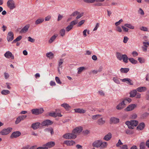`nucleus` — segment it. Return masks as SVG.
Returning a JSON list of instances; mask_svg holds the SVG:
<instances>
[{
    "label": "nucleus",
    "instance_id": "nucleus-28",
    "mask_svg": "<svg viewBox=\"0 0 149 149\" xmlns=\"http://www.w3.org/2000/svg\"><path fill=\"white\" fill-rule=\"evenodd\" d=\"M120 72L123 73H126L129 70V68H122L120 69Z\"/></svg>",
    "mask_w": 149,
    "mask_h": 149
},
{
    "label": "nucleus",
    "instance_id": "nucleus-37",
    "mask_svg": "<svg viewBox=\"0 0 149 149\" xmlns=\"http://www.w3.org/2000/svg\"><path fill=\"white\" fill-rule=\"evenodd\" d=\"M44 20L43 18L38 19L35 22V24H38L42 23Z\"/></svg>",
    "mask_w": 149,
    "mask_h": 149
},
{
    "label": "nucleus",
    "instance_id": "nucleus-16",
    "mask_svg": "<svg viewBox=\"0 0 149 149\" xmlns=\"http://www.w3.org/2000/svg\"><path fill=\"white\" fill-rule=\"evenodd\" d=\"M101 141L97 140L94 141L92 144L93 147L96 148H100Z\"/></svg>",
    "mask_w": 149,
    "mask_h": 149
},
{
    "label": "nucleus",
    "instance_id": "nucleus-36",
    "mask_svg": "<svg viewBox=\"0 0 149 149\" xmlns=\"http://www.w3.org/2000/svg\"><path fill=\"white\" fill-rule=\"evenodd\" d=\"M57 37V36L54 35L52 36L50 40H49V43H52L55 40V39L56 38V37Z\"/></svg>",
    "mask_w": 149,
    "mask_h": 149
},
{
    "label": "nucleus",
    "instance_id": "nucleus-41",
    "mask_svg": "<svg viewBox=\"0 0 149 149\" xmlns=\"http://www.w3.org/2000/svg\"><path fill=\"white\" fill-rule=\"evenodd\" d=\"M22 38V36H19L17 37L16 38L15 40H14L13 41L12 43H15L16 42L20 40Z\"/></svg>",
    "mask_w": 149,
    "mask_h": 149
},
{
    "label": "nucleus",
    "instance_id": "nucleus-26",
    "mask_svg": "<svg viewBox=\"0 0 149 149\" xmlns=\"http://www.w3.org/2000/svg\"><path fill=\"white\" fill-rule=\"evenodd\" d=\"M105 122L104 120H103L102 118L99 119L97 121V123L99 125H102L104 124Z\"/></svg>",
    "mask_w": 149,
    "mask_h": 149
},
{
    "label": "nucleus",
    "instance_id": "nucleus-46",
    "mask_svg": "<svg viewBox=\"0 0 149 149\" xmlns=\"http://www.w3.org/2000/svg\"><path fill=\"white\" fill-rule=\"evenodd\" d=\"M123 100H125V102L127 104V102L130 103L131 102L132 100L131 99L129 98L125 97Z\"/></svg>",
    "mask_w": 149,
    "mask_h": 149
},
{
    "label": "nucleus",
    "instance_id": "nucleus-48",
    "mask_svg": "<svg viewBox=\"0 0 149 149\" xmlns=\"http://www.w3.org/2000/svg\"><path fill=\"white\" fill-rule=\"evenodd\" d=\"M126 133L128 134H131L133 133V132L130 130L127 129L126 130Z\"/></svg>",
    "mask_w": 149,
    "mask_h": 149
},
{
    "label": "nucleus",
    "instance_id": "nucleus-5",
    "mask_svg": "<svg viewBox=\"0 0 149 149\" xmlns=\"http://www.w3.org/2000/svg\"><path fill=\"white\" fill-rule=\"evenodd\" d=\"M55 143L54 141H50L44 145V146L46 148V149H48L49 148L53 147L55 146Z\"/></svg>",
    "mask_w": 149,
    "mask_h": 149
},
{
    "label": "nucleus",
    "instance_id": "nucleus-20",
    "mask_svg": "<svg viewBox=\"0 0 149 149\" xmlns=\"http://www.w3.org/2000/svg\"><path fill=\"white\" fill-rule=\"evenodd\" d=\"M49 115L54 117H56L57 116L61 117L62 116L60 113H56L55 112L50 113L49 114Z\"/></svg>",
    "mask_w": 149,
    "mask_h": 149
},
{
    "label": "nucleus",
    "instance_id": "nucleus-21",
    "mask_svg": "<svg viewBox=\"0 0 149 149\" xmlns=\"http://www.w3.org/2000/svg\"><path fill=\"white\" fill-rule=\"evenodd\" d=\"M145 126V123H140L136 127V129L138 130H142Z\"/></svg>",
    "mask_w": 149,
    "mask_h": 149
},
{
    "label": "nucleus",
    "instance_id": "nucleus-58",
    "mask_svg": "<svg viewBox=\"0 0 149 149\" xmlns=\"http://www.w3.org/2000/svg\"><path fill=\"white\" fill-rule=\"evenodd\" d=\"M78 15L77 16L76 18V19H78L80 18L83 15V13H82L80 14H78Z\"/></svg>",
    "mask_w": 149,
    "mask_h": 149
},
{
    "label": "nucleus",
    "instance_id": "nucleus-15",
    "mask_svg": "<svg viewBox=\"0 0 149 149\" xmlns=\"http://www.w3.org/2000/svg\"><path fill=\"white\" fill-rule=\"evenodd\" d=\"M4 56L7 58H11L12 59L14 58V56L12 53L9 51H7L4 54Z\"/></svg>",
    "mask_w": 149,
    "mask_h": 149
},
{
    "label": "nucleus",
    "instance_id": "nucleus-31",
    "mask_svg": "<svg viewBox=\"0 0 149 149\" xmlns=\"http://www.w3.org/2000/svg\"><path fill=\"white\" fill-rule=\"evenodd\" d=\"M145 143L143 142L140 143L139 145V149H145L146 148V146H145Z\"/></svg>",
    "mask_w": 149,
    "mask_h": 149
},
{
    "label": "nucleus",
    "instance_id": "nucleus-14",
    "mask_svg": "<svg viewBox=\"0 0 149 149\" xmlns=\"http://www.w3.org/2000/svg\"><path fill=\"white\" fill-rule=\"evenodd\" d=\"M122 81L123 82H125L130 85H133V81L129 78H124L122 79Z\"/></svg>",
    "mask_w": 149,
    "mask_h": 149
},
{
    "label": "nucleus",
    "instance_id": "nucleus-9",
    "mask_svg": "<svg viewBox=\"0 0 149 149\" xmlns=\"http://www.w3.org/2000/svg\"><path fill=\"white\" fill-rule=\"evenodd\" d=\"M27 117L26 115H23L19 116L17 118L15 123L16 124L19 123L21 120H23Z\"/></svg>",
    "mask_w": 149,
    "mask_h": 149
},
{
    "label": "nucleus",
    "instance_id": "nucleus-34",
    "mask_svg": "<svg viewBox=\"0 0 149 149\" xmlns=\"http://www.w3.org/2000/svg\"><path fill=\"white\" fill-rule=\"evenodd\" d=\"M78 22V21L76 20H75L72 21L70 23V25L72 26L73 27V26L76 24Z\"/></svg>",
    "mask_w": 149,
    "mask_h": 149
},
{
    "label": "nucleus",
    "instance_id": "nucleus-51",
    "mask_svg": "<svg viewBox=\"0 0 149 149\" xmlns=\"http://www.w3.org/2000/svg\"><path fill=\"white\" fill-rule=\"evenodd\" d=\"M84 2L88 3H94L95 1V0H84Z\"/></svg>",
    "mask_w": 149,
    "mask_h": 149
},
{
    "label": "nucleus",
    "instance_id": "nucleus-49",
    "mask_svg": "<svg viewBox=\"0 0 149 149\" xmlns=\"http://www.w3.org/2000/svg\"><path fill=\"white\" fill-rule=\"evenodd\" d=\"M73 28V26H72L70 25L68 26L66 28V31L67 32L69 31L70 30Z\"/></svg>",
    "mask_w": 149,
    "mask_h": 149
},
{
    "label": "nucleus",
    "instance_id": "nucleus-35",
    "mask_svg": "<svg viewBox=\"0 0 149 149\" xmlns=\"http://www.w3.org/2000/svg\"><path fill=\"white\" fill-rule=\"evenodd\" d=\"M124 26L131 29H134V26L130 24H124Z\"/></svg>",
    "mask_w": 149,
    "mask_h": 149
},
{
    "label": "nucleus",
    "instance_id": "nucleus-3",
    "mask_svg": "<svg viewBox=\"0 0 149 149\" xmlns=\"http://www.w3.org/2000/svg\"><path fill=\"white\" fill-rule=\"evenodd\" d=\"M7 4L8 7L11 10L15 8V2L13 0H9L8 1Z\"/></svg>",
    "mask_w": 149,
    "mask_h": 149
},
{
    "label": "nucleus",
    "instance_id": "nucleus-1",
    "mask_svg": "<svg viewBox=\"0 0 149 149\" xmlns=\"http://www.w3.org/2000/svg\"><path fill=\"white\" fill-rule=\"evenodd\" d=\"M125 124L128 126V128L133 129L135 127H136L138 124V122L135 120H131L130 121H127Z\"/></svg>",
    "mask_w": 149,
    "mask_h": 149
},
{
    "label": "nucleus",
    "instance_id": "nucleus-42",
    "mask_svg": "<svg viewBox=\"0 0 149 149\" xmlns=\"http://www.w3.org/2000/svg\"><path fill=\"white\" fill-rule=\"evenodd\" d=\"M101 116V115L99 114L95 115L92 117V118L93 120H95L100 118Z\"/></svg>",
    "mask_w": 149,
    "mask_h": 149
},
{
    "label": "nucleus",
    "instance_id": "nucleus-7",
    "mask_svg": "<svg viewBox=\"0 0 149 149\" xmlns=\"http://www.w3.org/2000/svg\"><path fill=\"white\" fill-rule=\"evenodd\" d=\"M53 122L50 120H47L43 121L41 123V125L42 126H48L52 125Z\"/></svg>",
    "mask_w": 149,
    "mask_h": 149
},
{
    "label": "nucleus",
    "instance_id": "nucleus-52",
    "mask_svg": "<svg viewBox=\"0 0 149 149\" xmlns=\"http://www.w3.org/2000/svg\"><path fill=\"white\" fill-rule=\"evenodd\" d=\"M85 22V20H81V21L79 22L78 23V25H77L78 26H80L82 24H84V22Z\"/></svg>",
    "mask_w": 149,
    "mask_h": 149
},
{
    "label": "nucleus",
    "instance_id": "nucleus-45",
    "mask_svg": "<svg viewBox=\"0 0 149 149\" xmlns=\"http://www.w3.org/2000/svg\"><path fill=\"white\" fill-rule=\"evenodd\" d=\"M116 56L117 58L120 60H121L122 59V55H121L120 53L117 52L116 53Z\"/></svg>",
    "mask_w": 149,
    "mask_h": 149
},
{
    "label": "nucleus",
    "instance_id": "nucleus-54",
    "mask_svg": "<svg viewBox=\"0 0 149 149\" xmlns=\"http://www.w3.org/2000/svg\"><path fill=\"white\" fill-rule=\"evenodd\" d=\"M79 14V12L77 11H76L74 12L73 13H72V14L71 15V16H74Z\"/></svg>",
    "mask_w": 149,
    "mask_h": 149
},
{
    "label": "nucleus",
    "instance_id": "nucleus-30",
    "mask_svg": "<svg viewBox=\"0 0 149 149\" xmlns=\"http://www.w3.org/2000/svg\"><path fill=\"white\" fill-rule=\"evenodd\" d=\"M46 56L50 59L54 57V55L52 52H49L46 54Z\"/></svg>",
    "mask_w": 149,
    "mask_h": 149
},
{
    "label": "nucleus",
    "instance_id": "nucleus-63",
    "mask_svg": "<svg viewBox=\"0 0 149 149\" xmlns=\"http://www.w3.org/2000/svg\"><path fill=\"white\" fill-rule=\"evenodd\" d=\"M139 12L140 14L141 15H144V12L142 9L140 8L139 10Z\"/></svg>",
    "mask_w": 149,
    "mask_h": 149
},
{
    "label": "nucleus",
    "instance_id": "nucleus-44",
    "mask_svg": "<svg viewBox=\"0 0 149 149\" xmlns=\"http://www.w3.org/2000/svg\"><path fill=\"white\" fill-rule=\"evenodd\" d=\"M65 30L64 29H61L60 31V33L61 36H64L65 35Z\"/></svg>",
    "mask_w": 149,
    "mask_h": 149
},
{
    "label": "nucleus",
    "instance_id": "nucleus-50",
    "mask_svg": "<svg viewBox=\"0 0 149 149\" xmlns=\"http://www.w3.org/2000/svg\"><path fill=\"white\" fill-rule=\"evenodd\" d=\"M55 80L56 82L59 84L62 83L61 82V81L59 78L57 77H55Z\"/></svg>",
    "mask_w": 149,
    "mask_h": 149
},
{
    "label": "nucleus",
    "instance_id": "nucleus-29",
    "mask_svg": "<svg viewBox=\"0 0 149 149\" xmlns=\"http://www.w3.org/2000/svg\"><path fill=\"white\" fill-rule=\"evenodd\" d=\"M100 145V148H104L107 146V142H103L101 141Z\"/></svg>",
    "mask_w": 149,
    "mask_h": 149
},
{
    "label": "nucleus",
    "instance_id": "nucleus-12",
    "mask_svg": "<svg viewBox=\"0 0 149 149\" xmlns=\"http://www.w3.org/2000/svg\"><path fill=\"white\" fill-rule=\"evenodd\" d=\"M21 134V133L19 131H16L14 132L11 134L10 136V138H17L20 136Z\"/></svg>",
    "mask_w": 149,
    "mask_h": 149
},
{
    "label": "nucleus",
    "instance_id": "nucleus-64",
    "mask_svg": "<svg viewBox=\"0 0 149 149\" xmlns=\"http://www.w3.org/2000/svg\"><path fill=\"white\" fill-rule=\"evenodd\" d=\"M121 149H128V147L127 145H124L121 148Z\"/></svg>",
    "mask_w": 149,
    "mask_h": 149
},
{
    "label": "nucleus",
    "instance_id": "nucleus-60",
    "mask_svg": "<svg viewBox=\"0 0 149 149\" xmlns=\"http://www.w3.org/2000/svg\"><path fill=\"white\" fill-rule=\"evenodd\" d=\"M138 60L141 63H143L144 62V60L143 59L141 58H138Z\"/></svg>",
    "mask_w": 149,
    "mask_h": 149
},
{
    "label": "nucleus",
    "instance_id": "nucleus-38",
    "mask_svg": "<svg viewBox=\"0 0 149 149\" xmlns=\"http://www.w3.org/2000/svg\"><path fill=\"white\" fill-rule=\"evenodd\" d=\"M10 92L8 90H3L1 92V93L2 95H6L9 94Z\"/></svg>",
    "mask_w": 149,
    "mask_h": 149
},
{
    "label": "nucleus",
    "instance_id": "nucleus-55",
    "mask_svg": "<svg viewBox=\"0 0 149 149\" xmlns=\"http://www.w3.org/2000/svg\"><path fill=\"white\" fill-rule=\"evenodd\" d=\"M68 134H69V133H66V134H64L63 136V138H65V139H68L69 138L68 136Z\"/></svg>",
    "mask_w": 149,
    "mask_h": 149
},
{
    "label": "nucleus",
    "instance_id": "nucleus-11",
    "mask_svg": "<svg viewBox=\"0 0 149 149\" xmlns=\"http://www.w3.org/2000/svg\"><path fill=\"white\" fill-rule=\"evenodd\" d=\"M14 38V35L12 32L10 31L8 33L7 38L8 41L9 42L12 40Z\"/></svg>",
    "mask_w": 149,
    "mask_h": 149
},
{
    "label": "nucleus",
    "instance_id": "nucleus-24",
    "mask_svg": "<svg viewBox=\"0 0 149 149\" xmlns=\"http://www.w3.org/2000/svg\"><path fill=\"white\" fill-rule=\"evenodd\" d=\"M75 112L79 113H85L86 111L82 109H74Z\"/></svg>",
    "mask_w": 149,
    "mask_h": 149
},
{
    "label": "nucleus",
    "instance_id": "nucleus-39",
    "mask_svg": "<svg viewBox=\"0 0 149 149\" xmlns=\"http://www.w3.org/2000/svg\"><path fill=\"white\" fill-rule=\"evenodd\" d=\"M129 61L132 64H136L137 63V61L133 58H130L129 59Z\"/></svg>",
    "mask_w": 149,
    "mask_h": 149
},
{
    "label": "nucleus",
    "instance_id": "nucleus-57",
    "mask_svg": "<svg viewBox=\"0 0 149 149\" xmlns=\"http://www.w3.org/2000/svg\"><path fill=\"white\" fill-rule=\"evenodd\" d=\"M45 130H48L49 131H50L52 135L54 134L53 129L52 128H50L45 129Z\"/></svg>",
    "mask_w": 149,
    "mask_h": 149
},
{
    "label": "nucleus",
    "instance_id": "nucleus-25",
    "mask_svg": "<svg viewBox=\"0 0 149 149\" xmlns=\"http://www.w3.org/2000/svg\"><path fill=\"white\" fill-rule=\"evenodd\" d=\"M137 91L136 90H134L133 91H131L130 92V97H134L137 94Z\"/></svg>",
    "mask_w": 149,
    "mask_h": 149
},
{
    "label": "nucleus",
    "instance_id": "nucleus-10",
    "mask_svg": "<svg viewBox=\"0 0 149 149\" xmlns=\"http://www.w3.org/2000/svg\"><path fill=\"white\" fill-rule=\"evenodd\" d=\"M82 130V128L81 127H76L73 130V133H74L75 134L77 135V134L81 132Z\"/></svg>",
    "mask_w": 149,
    "mask_h": 149
},
{
    "label": "nucleus",
    "instance_id": "nucleus-59",
    "mask_svg": "<svg viewBox=\"0 0 149 149\" xmlns=\"http://www.w3.org/2000/svg\"><path fill=\"white\" fill-rule=\"evenodd\" d=\"M123 143L121 142L120 140L119 139L118 141V143L116 144V146L118 147L120 145H122Z\"/></svg>",
    "mask_w": 149,
    "mask_h": 149
},
{
    "label": "nucleus",
    "instance_id": "nucleus-17",
    "mask_svg": "<svg viewBox=\"0 0 149 149\" xmlns=\"http://www.w3.org/2000/svg\"><path fill=\"white\" fill-rule=\"evenodd\" d=\"M63 143L68 146H71L75 144V142L73 140L66 141L63 142Z\"/></svg>",
    "mask_w": 149,
    "mask_h": 149
},
{
    "label": "nucleus",
    "instance_id": "nucleus-32",
    "mask_svg": "<svg viewBox=\"0 0 149 149\" xmlns=\"http://www.w3.org/2000/svg\"><path fill=\"white\" fill-rule=\"evenodd\" d=\"M149 115V113L147 112H145L141 115V117L142 119L146 118Z\"/></svg>",
    "mask_w": 149,
    "mask_h": 149
},
{
    "label": "nucleus",
    "instance_id": "nucleus-53",
    "mask_svg": "<svg viewBox=\"0 0 149 149\" xmlns=\"http://www.w3.org/2000/svg\"><path fill=\"white\" fill-rule=\"evenodd\" d=\"M90 131L88 130H86L83 131V133L84 135H86L90 133Z\"/></svg>",
    "mask_w": 149,
    "mask_h": 149
},
{
    "label": "nucleus",
    "instance_id": "nucleus-62",
    "mask_svg": "<svg viewBox=\"0 0 149 149\" xmlns=\"http://www.w3.org/2000/svg\"><path fill=\"white\" fill-rule=\"evenodd\" d=\"M113 81L117 84H119L120 81L119 80L117 79L116 78L114 77L113 78Z\"/></svg>",
    "mask_w": 149,
    "mask_h": 149
},
{
    "label": "nucleus",
    "instance_id": "nucleus-56",
    "mask_svg": "<svg viewBox=\"0 0 149 149\" xmlns=\"http://www.w3.org/2000/svg\"><path fill=\"white\" fill-rule=\"evenodd\" d=\"M28 40L32 42H35V39L32 38L31 37H28Z\"/></svg>",
    "mask_w": 149,
    "mask_h": 149
},
{
    "label": "nucleus",
    "instance_id": "nucleus-6",
    "mask_svg": "<svg viewBox=\"0 0 149 149\" xmlns=\"http://www.w3.org/2000/svg\"><path fill=\"white\" fill-rule=\"evenodd\" d=\"M125 100H123V101L119 103L116 107V108L118 110H120L125 107L126 103L125 102Z\"/></svg>",
    "mask_w": 149,
    "mask_h": 149
},
{
    "label": "nucleus",
    "instance_id": "nucleus-43",
    "mask_svg": "<svg viewBox=\"0 0 149 149\" xmlns=\"http://www.w3.org/2000/svg\"><path fill=\"white\" fill-rule=\"evenodd\" d=\"M84 69H85V68L84 67H81L78 68V73L79 74L81 73V72Z\"/></svg>",
    "mask_w": 149,
    "mask_h": 149
},
{
    "label": "nucleus",
    "instance_id": "nucleus-4",
    "mask_svg": "<svg viewBox=\"0 0 149 149\" xmlns=\"http://www.w3.org/2000/svg\"><path fill=\"white\" fill-rule=\"evenodd\" d=\"M12 129V128L11 127L4 129L0 132V134L3 135H6L10 132Z\"/></svg>",
    "mask_w": 149,
    "mask_h": 149
},
{
    "label": "nucleus",
    "instance_id": "nucleus-40",
    "mask_svg": "<svg viewBox=\"0 0 149 149\" xmlns=\"http://www.w3.org/2000/svg\"><path fill=\"white\" fill-rule=\"evenodd\" d=\"M61 106L64 107L65 109H68L70 107L68 104L67 103H64L61 104Z\"/></svg>",
    "mask_w": 149,
    "mask_h": 149
},
{
    "label": "nucleus",
    "instance_id": "nucleus-47",
    "mask_svg": "<svg viewBox=\"0 0 149 149\" xmlns=\"http://www.w3.org/2000/svg\"><path fill=\"white\" fill-rule=\"evenodd\" d=\"M140 29L143 31H148V29L146 27L143 26H141L140 27Z\"/></svg>",
    "mask_w": 149,
    "mask_h": 149
},
{
    "label": "nucleus",
    "instance_id": "nucleus-13",
    "mask_svg": "<svg viewBox=\"0 0 149 149\" xmlns=\"http://www.w3.org/2000/svg\"><path fill=\"white\" fill-rule=\"evenodd\" d=\"M136 106V105L133 104L129 105L125 109L127 111H130L133 110Z\"/></svg>",
    "mask_w": 149,
    "mask_h": 149
},
{
    "label": "nucleus",
    "instance_id": "nucleus-23",
    "mask_svg": "<svg viewBox=\"0 0 149 149\" xmlns=\"http://www.w3.org/2000/svg\"><path fill=\"white\" fill-rule=\"evenodd\" d=\"M147 90V88L145 87H140L136 88V91L140 92H143Z\"/></svg>",
    "mask_w": 149,
    "mask_h": 149
},
{
    "label": "nucleus",
    "instance_id": "nucleus-18",
    "mask_svg": "<svg viewBox=\"0 0 149 149\" xmlns=\"http://www.w3.org/2000/svg\"><path fill=\"white\" fill-rule=\"evenodd\" d=\"M111 138L112 134L111 133L109 132L104 136L103 139L106 141H109L111 139Z\"/></svg>",
    "mask_w": 149,
    "mask_h": 149
},
{
    "label": "nucleus",
    "instance_id": "nucleus-8",
    "mask_svg": "<svg viewBox=\"0 0 149 149\" xmlns=\"http://www.w3.org/2000/svg\"><path fill=\"white\" fill-rule=\"evenodd\" d=\"M119 122V119L117 118L112 117L110 119V124H117Z\"/></svg>",
    "mask_w": 149,
    "mask_h": 149
},
{
    "label": "nucleus",
    "instance_id": "nucleus-19",
    "mask_svg": "<svg viewBox=\"0 0 149 149\" xmlns=\"http://www.w3.org/2000/svg\"><path fill=\"white\" fill-rule=\"evenodd\" d=\"M40 124V123L39 122L33 123L32 124L31 127L33 129L35 130L39 127Z\"/></svg>",
    "mask_w": 149,
    "mask_h": 149
},
{
    "label": "nucleus",
    "instance_id": "nucleus-61",
    "mask_svg": "<svg viewBox=\"0 0 149 149\" xmlns=\"http://www.w3.org/2000/svg\"><path fill=\"white\" fill-rule=\"evenodd\" d=\"M128 38L127 37L125 36L124 38L123 42L124 43H126L127 42L128 40Z\"/></svg>",
    "mask_w": 149,
    "mask_h": 149
},
{
    "label": "nucleus",
    "instance_id": "nucleus-33",
    "mask_svg": "<svg viewBox=\"0 0 149 149\" xmlns=\"http://www.w3.org/2000/svg\"><path fill=\"white\" fill-rule=\"evenodd\" d=\"M69 134L70 135V137L71 138V139H74L76 138L77 137V135L75 134L74 133H73V132L72 131L71 133H69Z\"/></svg>",
    "mask_w": 149,
    "mask_h": 149
},
{
    "label": "nucleus",
    "instance_id": "nucleus-22",
    "mask_svg": "<svg viewBox=\"0 0 149 149\" xmlns=\"http://www.w3.org/2000/svg\"><path fill=\"white\" fill-rule=\"evenodd\" d=\"M29 27V24L26 25L24 28H23L20 31V33H25L26 32Z\"/></svg>",
    "mask_w": 149,
    "mask_h": 149
},
{
    "label": "nucleus",
    "instance_id": "nucleus-27",
    "mask_svg": "<svg viewBox=\"0 0 149 149\" xmlns=\"http://www.w3.org/2000/svg\"><path fill=\"white\" fill-rule=\"evenodd\" d=\"M128 58L126 54L122 55V59L123 60V61L125 63H127L128 62Z\"/></svg>",
    "mask_w": 149,
    "mask_h": 149
},
{
    "label": "nucleus",
    "instance_id": "nucleus-2",
    "mask_svg": "<svg viewBox=\"0 0 149 149\" xmlns=\"http://www.w3.org/2000/svg\"><path fill=\"white\" fill-rule=\"evenodd\" d=\"M44 111L42 108H40L39 109H35L31 110V111L32 113L34 115H38L42 113Z\"/></svg>",
    "mask_w": 149,
    "mask_h": 149
}]
</instances>
